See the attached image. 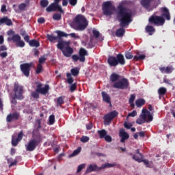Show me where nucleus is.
<instances>
[{"label": "nucleus", "mask_w": 175, "mask_h": 175, "mask_svg": "<svg viewBox=\"0 0 175 175\" xmlns=\"http://www.w3.org/2000/svg\"><path fill=\"white\" fill-rule=\"evenodd\" d=\"M117 9L116 17L118 21H120V25L122 28L126 27V25H129L131 22L133 21L132 11L122 4H120Z\"/></svg>", "instance_id": "obj_1"}, {"label": "nucleus", "mask_w": 175, "mask_h": 175, "mask_svg": "<svg viewBox=\"0 0 175 175\" xmlns=\"http://www.w3.org/2000/svg\"><path fill=\"white\" fill-rule=\"evenodd\" d=\"M72 25L77 31H85L88 27V21L85 16L79 14L73 20Z\"/></svg>", "instance_id": "obj_2"}, {"label": "nucleus", "mask_w": 175, "mask_h": 175, "mask_svg": "<svg viewBox=\"0 0 175 175\" xmlns=\"http://www.w3.org/2000/svg\"><path fill=\"white\" fill-rule=\"evenodd\" d=\"M32 139H30L27 144L25 145L26 150L29 152L35 151L36 147L43 142V137L40 135V133L37 134H33Z\"/></svg>", "instance_id": "obj_3"}, {"label": "nucleus", "mask_w": 175, "mask_h": 175, "mask_svg": "<svg viewBox=\"0 0 175 175\" xmlns=\"http://www.w3.org/2000/svg\"><path fill=\"white\" fill-rule=\"evenodd\" d=\"M36 91L31 92V96L34 99H39V94L41 95H47L49 94V91L50 90V85H45L44 88L43 83L36 81Z\"/></svg>", "instance_id": "obj_4"}, {"label": "nucleus", "mask_w": 175, "mask_h": 175, "mask_svg": "<svg viewBox=\"0 0 175 175\" xmlns=\"http://www.w3.org/2000/svg\"><path fill=\"white\" fill-rule=\"evenodd\" d=\"M57 47L59 50H61L64 57H69L73 54V49L69 46V42L66 41L59 40Z\"/></svg>", "instance_id": "obj_5"}, {"label": "nucleus", "mask_w": 175, "mask_h": 175, "mask_svg": "<svg viewBox=\"0 0 175 175\" xmlns=\"http://www.w3.org/2000/svg\"><path fill=\"white\" fill-rule=\"evenodd\" d=\"M7 35L8 36H12L8 38V42H13V43H16V47H25V42H24L23 40H21V36L18 34H14V31L13 30H9L7 32Z\"/></svg>", "instance_id": "obj_6"}, {"label": "nucleus", "mask_w": 175, "mask_h": 175, "mask_svg": "<svg viewBox=\"0 0 175 175\" xmlns=\"http://www.w3.org/2000/svg\"><path fill=\"white\" fill-rule=\"evenodd\" d=\"M140 3L148 12H151L158 8L161 4V0H141Z\"/></svg>", "instance_id": "obj_7"}, {"label": "nucleus", "mask_w": 175, "mask_h": 175, "mask_svg": "<svg viewBox=\"0 0 175 175\" xmlns=\"http://www.w3.org/2000/svg\"><path fill=\"white\" fill-rule=\"evenodd\" d=\"M154 120L152 115L151 113L146 109H142V113L139 116V118L137 119L136 124L138 125H142V124H144L145 122H151Z\"/></svg>", "instance_id": "obj_8"}, {"label": "nucleus", "mask_w": 175, "mask_h": 175, "mask_svg": "<svg viewBox=\"0 0 175 175\" xmlns=\"http://www.w3.org/2000/svg\"><path fill=\"white\" fill-rule=\"evenodd\" d=\"M114 166H117V163H106L105 164H103L100 167H98L96 164H90L86 169V173H91V172H100V170H102L103 169H109L110 167H114Z\"/></svg>", "instance_id": "obj_9"}, {"label": "nucleus", "mask_w": 175, "mask_h": 175, "mask_svg": "<svg viewBox=\"0 0 175 175\" xmlns=\"http://www.w3.org/2000/svg\"><path fill=\"white\" fill-rule=\"evenodd\" d=\"M114 10H116V7L111 3V1H106L103 3L104 16H112Z\"/></svg>", "instance_id": "obj_10"}, {"label": "nucleus", "mask_w": 175, "mask_h": 175, "mask_svg": "<svg viewBox=\"0 0 175 175\" xmlns=\"http://www.w3.org/2000/svg\"><path fill=\"white\" fill-rule=\"evenodd\" d=\"M79 55H73L72 56V61L74 62H77L78 61L85 62V56L88 55V51L84 48H81L79 51Z\"/></svg>", "instance_id": "obj_11"}, {"label": "nucleus", "mask_w": 175, "mask_h": 175, "mask_svg": "<svg viewBox=\"0 0 175 175\" xmlns=\"http://www.w3.org/2000/svg\"><path fill=\"white\" fill-rule=\"evenodd\" d=\"M21 70L25 76V77H29V74L31 73V69L35 68V64L33 62L25 63L20 65Z\"/></svg>", "instance_id": "obj_12"}, {"label": "nucleus", "mask_w": 175, "mask_h": 175, "mask_svg": "<svg viewBox=\"0 0 175 175\" xmlns=\"http://www.w3.org/2000/svg\"><path fill=\"white\" fill-rule=\"evenodd\" d=\"M113 88H117L118 90H128L129 88V81L126 78H122L114 83Z\"/></svg>", "instance_id": "obj_13"}, {"label": "nucleus", "mask_w": 175, "mask_h": 175, "mask_svg": "<svg viewBox=\"0 0 175 175\" xmlns=\"http://www.w3.org/2000/svg\"><path fill=\"white\" fill-rule=\"evenodd\" d=\"M150 24H153L154 25H157L161 27L165 24V18L161 16L152 15L148 20Z\"/></svg>", "instance_id": "obj_14"}, {"label": "nucleus", "mask_w": 175, "mask_h": 175, "mask_svg": "<svg viewBox=\"0 0 175 175\" xmlns=\"http://www.w3.org/2000/svg\"><path fill=\"white\" fill-rule=\"evenodd\" d=\"M14 96L19 100L24 99V87L20 85L18 83H15L14 85Z\"/></svg>", "instance_id": "obj_15"}, {"label": "nucleus", "mask_w": 175, "mask_h": 175, "mask_svg": "<svg viewBox=\"0 0 175 175\" xmlns=\"http://www.w3.org/2000/svg\"><path fill=\"white\" fill-rule=\"evenodd\" d=\"M116 117H118V112L117 111H112L109 113L105 115L104 120L105 125H110L111 121L116 118Z\"/></svg>", "instance_id": "obj_16"}, {"label": "nucleus", "mask_w": 175, "mask_h": 175, "mask_svg": "<svg viewBox=\"0 0 175 175\" xmlns=\"http://www.w3.org/2000/svg\"><path fill=\"white\" fill-rule=\"evenodd\" d=\"M46 12L51 13V12H59L62 14H65V11L62 10V6L57 5L55 3H52L46 8Z\"/></svg>", "instance_id": "obj_17"}, {"label": "nucleus", "mask_w": 175, "mask_h": 175, "mask_svg": "<svg viewBox=\"0 0 175 175\" xmlns=\"http://www.w3.org/2000/svg\"><path fill=\"white\" fill-rule=\"evenodd\" d=\"M20 118V113L18 112H14L12 113H10L7 116L6 122H12L13 120L17 121Z\"/></svg>", "instance_id": "obj_18"}, {"label": "nucleus", "mask_w": 175, "mask_h": 175, "mask_svg": "<svg viewBox=\"0 0 175 175\" xmlns=\"http://www.w3.org/2000/svg\"><path fill=\"white\" fill-rule=\"evenodd\" d=\"M119 136L121 137V143H125V140L129 139V134H128L124 129L120 130Z\"/></svg>", "instance_id": "obj_19"}, {"label": "nucleus", "mask_w": 175, "mask_h": 175, "mask_svg": "<svg viewBox=\"0 0 175 175\" xmlns=\"http://www.w3.org/2000/svg\"><path fill=\"white\" fill-rule=\"evenodd\" d=\"M161 12H163L161 14V17H163V18H165V20L167 21H170V12H169V9H167V8L163 7L161 8Z\"/></svg>", "instance_id": "obj_20"}, {"label": "nucleus", "mask_w": 175, "mask_h": 175, "mask_svg": "<svg viewBox=\"0 0 175 175\" xmlns=\"http://www.w3.org/2000/svg\"><path fill=\"white\" fill-rule=\"evenodd\" d=\"M159 70L161 72V73H166L167 75H170L174 70V68H173V66H170L167 67H159Z\"/></svg>", "instance_id": "obj_21"}, {"label": "nucleus", "mask_w": 175, "mask_h": 175, "mask_svg": "<svg viewBox=\"0 0 175 175\" xmlns=\"http://www.w3.org/2000/svg\"><path fill=\"white\" fill-rule=\"evenodd\" d=\"M103 100L105 102V103H108L109 106H111V99L110 98V96L106 93V92H101Z\"/></svg>", "instance_id": "obj_22"}, {"label": "nucleus", "mask_w": 175, "mask_h": 175, "mask_svg": "<svg viewBox=\"0 0 175 175\" xmlns=\"http://www.w3.org/2000/svg\"><path fill=\"white\" fill-rule=\"evenodd\" d=\"M107 63L110 66H117L118 63L117 62V57L114 56H110L107 59Z\"/></svg>", "instance_id": "obj_23"}, {"label": "nucleus", "mask_w": 175, "mask_h": 175, "mask_svg": "<svg viewBox=\"0 0 175 175\" xmlns=\"http://www.w3.org/2000/svg\"><path fill=\"white\" fill-rule=\"evenodd\" d=\"M116 61L118 62V65L124 66L125 64V58L124 57V55L119 53L116 55Z\"/></svg>", "instance_id": "obj_24"}, {"label": "nucleus", "mask_w": 175, "mask_h": 175, "mask_svg": "<svg viewBox=\"0 0 175 175\" xmlns=\"http://www.w3.org/2000/svg\"><path fill=\"white\" fill-rule=\"evenodd\" d=\"M109 80L111 83H117L120 80V75L117 73H112L109 77Z\"/></svg>", "instance_id": "obj_25"}, {"label": "nucleus", "mask_w": 175, "mask_h": 175, "mask_svg": "<svg viewBox=\"0 0 175 175\" xmlns=\"http://www.w3.org/2000/svg\"><path fill=\"white\" fill-rule=\"evenodd\" d=\"M65 99V96H61L57 98L56 101V106L57 107H59L62 106L65 103V101L64 100Z\"/></svg>", "instance_id": "obj_26"}, {"label": "nucleus", "mask_w": 175, "mask_h": 175, "mask_svg": "<svg viewBox=\"0 0 175 175\" xmlns=\"http://www.w3.org/2000/svg\"><path fill=\"white\" fill-rule=\"evenodd\" d=\"M124 35H125V29H124L123 27H121L116 30V36H117V38H122Z\"/></svg>", "instance_id": "obj_27"}, {"label": "nucleus", "mask_w": 175, "mask_h": 175, "mask_svg": "<svg viewBox=\"0 0 175 175\" xmlns=\"http://www.w3.org/2000/svg\"><path fill=\"white\" fill-rule=\"evenodd\" d=\"M146 31L150 36L154 35V32H155V28H154V27H152L151 25H147L146 27Z\"/></svg>", "instance_id": "obj_28"}, {"label": "nucleus", "mask_w": 175, "mask_h": 175, "mask_svg": "<svg viewBox=\"0 0 175 175\" xmlns=\"http://www.w3.org/2000/svg\"><path fill=\"white\" fill-rule=\"evenodd\" d=\"M135 105L137 107H142L146 105V100L144 98H139L135 100Z\"/></svg>", "instance_id": "obj_29"}, {"label": "nucleus", "mask_w": 175, "mask_h": 175, "mask_svg": "<svg viewBox=\"0 0 175 175\" xmlns=\"http://www.w3.org/2000/svg\"><path fill=\"white\" fill-rule=\"evenodd\" d=\"M29 44L31 47H39L40 46V43L36 40H30V42H29Z\"/></svg>", "instance_id": "obj_30"}, {"label": "nucleus", "mask_w": 175, "mask_h": 175, "mask_svg": "<svg viewBox=\"0 0 175 175\" xmlns=\"http://www.w3.org/2000/svg\"><path fill=\"white\" fill-rule=\"evenodd\" d=\"M82 44L86 46L87 49H93V47H95V44H94V42H92V39L90 40L88 44L82 42Z\"/></svg>", "instance_id": "obj_31"}, {"label": "nucleus", "mask_w": 175, "mask_h": 175, "mask_svg": "<svg viewBox=\"0 0 175 175\" xmlns=\"http://www.w3.org/2000/svg\"><path fill=\"white\" fill-rule=\"evenodd\" d=\"M46 38L49 42H55V40H58L57 36H54L53 34H48L46 35Z\"/></svg>", "instance_id": "obj_32"}, {"label": "nucleus", "mask_w": 175, "mask_h": 175, "mask_svg": "<svg viewBox=\"0 0 175 175\" xmlns=\"http://www.w3.org/2000/svg\"><path fill=\"white\" fill-rule=\"evenodd\" d=\"M146 59V55H138L133 57V61H142Z\"/></svg>", "instance_id": "obj_33"}, {"label": "nucleus", "mask_w": 175, "mask_h": 175, "mask_svg": "<svg viewBox=\"0 0 175 175\" xmlns=\"http://www.w3.org/2000/svg\"><path fill=\"white\" fill-rule=\"evenodd\" d=\"M57 38L59 40H61V38H66L68 36V34L64 31H57Z\"/></svg>", "instance_id": "obj_34"}, {"label": "nucleus", "mask_w": 175, "mask_h": 175, "mask_svg": "<svg viewBox=\"0 0 175 175\" xmlns=\"http://www.w3.org/2000/svg\"><path fill=\"white\" fill-rule=\"evenodd\" d=\"M80 151H81V147H78L77 149L74 150L73 152L69 155L70 158H73V157L79 155V154H80Z\"/></svg>", "instance_id": "obj_35"}, {"label": "nucleus", "mask_w": 175, "mask_h": 175, "mask_svg": "<svg viewBox=\"0 0 175 175\" xmlns=\"http://www.w3.org/2000/svg\"><path fill=\"white\" fill-rule=\"evenodd\" d=\"M98 133L100 136V139H105V137L107 135V131H106L105 129H103L98 131Z\"/></svg>", "instance_id": "obj_36"}, {"label": "nucleus", "mask_w": 175, "mask_h": 175, "mask_svg": "<svg viewBox=\"0 0 175 175\" xmlns=\"http://www.w3.org/2000/svg\"><path fill=\"white\" fill-rule=\"evenodd\" d=\"M167 92L166 88L161 87L158 90V94L160 96H163Z\"/></svg>", "instance_id": "obj_37"}, {"label": "nucleus", "mask_w": 175, "mask_h": 175, "mask_svg": "<svg viewBox=\"0 0 175 175\" xmlns=\"http://www.w3.org/2000/svg\"><path fill=\"white\" fill-rule=\"evenodd\" d=\"M67 76V83L68 84H72L75 80L73 79V77H72V75L70 72L66 73Z\"/></svg>", "instance_id": "obj_38"}, {"label": "nucleus", "mask_w": 175, "mask_h": 175, "mask_svg": "<svg viewBox=\"0 0 175 175\" xmlns=\"http://www.w3.org/2000/svg\"><path fill=\"white\" fill-rule=\"evenodd\" d=\"M70 72L71 75H72V76H74L75 77L79 76V74L80 73V71L79 70V69H77V68H72L70 70Z\"/></svg>", "instance_id": "obj_39"}, {"label": "nucleus", "mask_w": 175, "mask_h": 175, "mask_svg": "<svg viewBox=\"0 0 175 175\" xmlns=\"http://www.w3.org/2000/svg\"><path fill=\"white\" fill-rule=\"evenodd\" d=\"M53 18L55 21H59V20H61V18H62V15H61V14H59V13H55L53 15Z\"/></svg>", "instance_id": "obj_40"}, {"label": "nucleus", "mask_w": 175, "mask_h": 175, "mask_svg": "<svg viewBox=\"0 0 175 175\" xmlns=\"http://www.w3.org/2000/svg\"><path fill=\"white\" fill-rule=\"evenodd\" d=\"M40 4L42 8H47L49 6V0H40Z\"/></svg>", "instance_id": "obj_41"}, {"label": "nucleus", "mask_w": 175, "mask_h": 175, "mask_svg": "<svg viewBox=\"0 0 175 175\" xmlns=\"http://www.w3.org/2000/svg\"><path fill=\"white\" fill-rule=\"evenodd\" d=\"M133 159H134V161H136L137 162H139V163H140V162H142L143 161V157H139V155L138 154H134L133 155Z\"/></svg>", "instance_id": "obj_42"}, {"label": "nucleus", "mask_w": 175, "mask_h": 175, "mask_svg": "<svg viewBox=\"0 0 175 175\" xmlns=\"http://www.w3.org/2000/svg\"><path fill=\"white\" fill-rule=\"evenodd\" d=\"M4 24L10 27V25H13V22H12L11 19H9L8 17L5 16L4 17Z\"/></svg>", "instance_id": "obj_43"}, {"label": "nucleus", "mask_w": 175, "mask_h": 175, "mask_svg": "<svg viewBox=\"0 0 175 175\" xmlns=\"http://www.w3.org/2000/svg\"><path fill=\"white\" fill-rule=\"evenodd\" d=\"M42 72H43V66H42V64H38L36 73L37 75H40V73H42Z\"/></svg>", "instance_id": "obj_44"}, {"label": "nucleus", "mask_w": 175, "mask_h": 175, "mask_svg": "<svg viewBox=\"0 0 175 175\" xmlns=\"http://www.w3.org/2000/svg\"><path fill=\"white\" fill-rule=\"evenodd\" d=\"M77 88V83H75L71 84V85L70 86V92H75V91H76Z\"/></svg>", "instance_id": "obj_45"}, {"label": "nucleus", "mask_w": 175, "mask_h": 175, "mask_svg": "<svg viewBox=\"0 0 175 175\" xmlns=\"http://www.w3.org/2000/svg\"><path fill=\"white\" fill-rule=\"evenodd\" d=\"M55 122V116L51 115L49 116V125H53Z\"/></svg>", "instance_id": "obj_46"}, {"label": "nucleus", "mask_w": 175, "mask_h": 175, "mask_svg": "<svg viewBox=\"0 0 175 175\" xmlns=\"http://www.w3.org/2000/svg\"><path fill=\"white\" fill-rule=\"evenodd\" d=\"M19 142L20 141L17 138L12 137V146H14V147H16L17 146V144H18Z\"/></svg>", "instance_id": "obj_47"}, {"label": "nucleus", "mask_w": 175, "mask_h": 175, "mask_svg": "<svg viewBox=\"0 0 175 175\" xmlns=\"http://www.w3.org/2000/svg\"><path fill=\"white\" fill-rule=\"evenodd\" d=\"M25 8H27V4L25 3H22L18 5L19 10H21L22 12H24L25 10Z\"/></svg>", "instance_id": "obj_48"}, {"label": "nucleus", "mask_w": 175, "mask_h": 175, "mask_svg": "<svg viewBox=\"0 0 175 175\" xmlns=\"http://www.w3.org/2000/svg\"><path fill=\"white\" fill-rule=\"evenodd\" d=\"M93 35H94V38H96V39H98V38H99V36H100V33H99V31H98L96 29H94Z\"/></svg>", "instance_id": "obj_49"}, {"label": "nucleus", "mask_w": 175, "mask_h": 175, "mask_svg": "<svg viewBox=\"0 0 175 175\" xmlns=\"http://www.w3.org/2000/svg\"><path fill=\"white\" fill-rule=\"evenodd\" d=\"M90 141V137H87V136H82L81 138V142H82V143H87Z\"/></svg>", "instance_id": "obj_50"}, {"label": "nucleus", "mask_w": 175, "mask_h": 175, "mask_svg": "<svg viewBox=\"0 0 175 175\" xmlns=\"http://www.w3.org/2000/svg\"><path fill=\"white\" fill-rule=\"evenodd\" d=\"M47 58L44 57V56H42L41 57L39 58L38 62L40 65H42V64H44L46 62V60Z\"/></svg>", "instance_id": "obj_51"}, {"label": "nucleus", "mask_w": 175, "mask_h": 175, "mask_svg": "<svg viewBox=\"0 0 175 175\" xmlns=\"http://www.w3.org/2000/svg\"><path fill=\"white\" fill-rule=\"evenodd\" d=\"M23 137H24V133H23V131H21L20 133H18L16 139H17L19 142H21V140H23Z\"/></svg>", "instance_id": "obj_52"}, {"label": "nucleus", "mask_w": 175, "mask_h": 175, "mask_svg": "<svg viewBox=\"0 0 175 175\" xmlns=\"http://www.w3.org/2000/svg\"><path fill=\"white\" fill-rule=\"evenodd\" d=\"M125 57L126 58V59H132V58H133V55H132V53L131 52H126L125 53Z\"/></svg>", "instance_id": "obj_53"}, {"label": "nucleus", "mask_w": 175, "mask_h": 175, "mask_svg": "<svg viewBox=\"0 0 175 175\" xmlns=\"http://www.w3.org/2000/svg\"><path fill=\"white\" fill-rule=\"evenodd\" d=\"M85 167V165L84 164H81L78 166L77 172L80 173V172H81L83 170V169H84V167Z\"/></svg>", "instance_id": "obj_54"}, {"label": "nucleus", "mask_w": 175, "mask_h": 175, "mask_svg": "<svg viewBox=\"0 0 175 175\" xmlns=\"http://www.w3.org/2000/svg\"><path fill=\"white\" fill-rule=\"evenodd\" d=\"M68 2L71 6H76L77 5V0H68Z\"/></svg>", "instance_id": "obj_55"}, {"label": "nucleus", "mask_w": 175, "mask_h": 175, "mask_svg": "<svg viewBox=\"0 0 175 175\" xmlns=\"http://www.w3.org/2000/svg\"><path fill=\"white\" fill-rule=\"evenodd\" d=\"M124 128H126V129H131V126H133V124L131 123H128L126 122H124Z\"/></svg>", "instance_id": "obj_56"}, {"label": "nucleus", "mask_w": 175, "mask_h": 175, "mask_svg": "<svg viewBox=\"0 0 175 175\" xmlns=\"http://www.w3.org/2000/svg\"><path fill=\"white\" fill-rule=\"evenodd\" d=\"M45 22H46V19H44V18L43 17L39 18L38 19V24H44Z\"/></svg>", "instance_id": "obj_57"}, {"label": "nucleus", "mask_w": 175, "mask_h": 175, "mask_svg": "<svg viewBox=\"0 0 175 175\" xmlns=\"http://www.w3.org/2000/svg\"><path fill=\"white\" fill-rule=\"evenodd\" d=\"M68 36H71V38H74L75 39H80V36L75 34V33H71L68 34Z\"/></svg>", "instance_id": "obj_58"}, {"label": "nucleus", "mask_w": 175, "mask_h": 175, "mask_svg": "<svg viewBox=\"0 0 175 175\" xmlns=\"http://www.w3.org/2000/svg\"><path fill=\"white\" fill-rule=\"evenodd\" d=\"M137 116V112L136 111H133L131 113H129L128 117H136Z\"/></svg>", "instance_id": "obj_59"}, {"label": "nucleus", "mask_w": 175, "mask_h": 175, "mask_svg": "<svg viewBox=\"0 0 175 175\" xmlns=\"http://www.w3.org/2000/svg\"><path fill=\"white\" fill-rule=\"evenodd\" d=\"M163 83H165V84H168L169 85H173V83H172L170 80L167 78H163Z\"/></svg>", "instance_id": "obj_60"}, {"label": "nucleus", "mask_w": 175, "mask_h": 175, "mask_svg": "<svg viewBox=\"0 0 175 175\" xmlns=\"http://www.w3.org/2000/svg\"><path fill=\"white\" fill-rule=\"evenodd\" d=\"M135 99H136V95L135 94H131L130 96V98L129 100V102H135Z\"/></svg>", "instance_id": "obj_61"}, {"label": "nucleus", "mask_w": 175, "mask_h": 175, "mask_svg": "<svg viewBox=\"0 0 175 175\" xmlns=\"http://www.w3.org/2000/svg\"><path fill=\"white\" fill-rule=\"evenodd\" d=\"M104 139L105 142H107L108 143H110V142H111V137L110 135H105Z\"/></svg>", "instance_id": "obj_62"}, {"label": "nucleus", "mask_w": 175, "mask_h": 175, "mask_svg": "<svg viewBox=\"0 0 175 175\" xmlns=\"http://www.w3.org/2000/svg\"><path fill=\"white\" fill-rule=\"evenodd\" d=\"M0 57H1V58H6V57H8V52L0 53Z\"/></svg>", "instance_id": "obj_63"}, {"label": "nucleus", "mask_w": 175, "mask_h": 175, "mask_svg": "<svg viewBox=\"0 0 175 175\" xmlns=\"http://www.w3.org/2000/svg\"><path fill=\"white\" fill-rule=\"evenodd\" d=\"M6 50H8V47L5 45L0 46V51H6Z\"/></svg>", "instance_id": "obj_64"}]
</instances>
